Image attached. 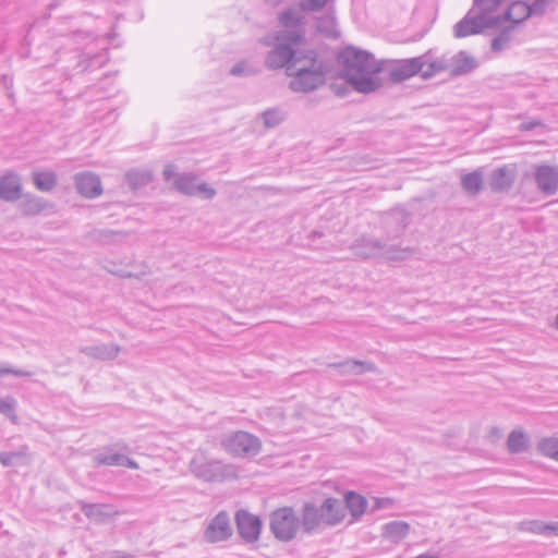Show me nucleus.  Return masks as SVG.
I'll return each instance as SVG.
<instances>
[{"mask_svg": "<svg viewBox=\"0 0 558 558\" xmlns=\"http://www.w3.org/2000/svg\"><path fill=\"white\" fill-rule=\"evenodd\" d=\"M14 409V402L11 399H2L0 398V413L4 415L11 414Z\"/></svg>", "mask_w": 558, "mask_h": 558, "instance_id": "26", "label": "nucleus"}, {"mask_svg": "<svg viewBox=\"0 0 558 558\" xmlns=\"http://www.w3.org/2000/svg\"><path fill=\"white\" fill-rule=\"evenodd\" d=\"M463 186L470 193H475L482 186V179L476 173L468 174L463 178Z\"/></svg>", "mask_w": 558, "mask_h": 558, "instance_id": "23", "label": "nucleus"}, {"mask_svg": "<svg viewBox=\"0 0 558 558\" xmlns=\"http://www.w3.org/2000/svg\"><path fill=\"white\" fill-rule=\"evenodd\" d=\"M485 27L483 19L468 15L454 27V34L457 37H466L473 34L482 32Z\"/></svg>", "mask_w": 558, "mask_h": 558, "instance_id": "18", "label": "nucleus"}, {"mask_svg": "<svg viewBox=\"0 0 558 558\" xmlns=\"http://www.w3.org/2000/svg\"><path fill=\"white\" fill-rule=\"evenodd\" d=\"M547 523L543 522V521H532L530 522V531L533 532V533H536V534H542V535H546L547 533V530L544 529V526H546Z\"/></svg>", "mask_w": 558, "mask_h": 558, "instance_id": "28", "label": "nucleus"}, {"mask_svg": "<svg viewBox=\"0 0 558 558\" xmlns=\"http://www.w3.org/2000/svg\"><path fill=\"white\" fill-rule=\"evenodd\" d=\"M412 60L416 75L420 74L424 78L436 75L445 68L444 63L429 51L422 56L413 57Z\"/></svg>", "mask_w": 558, "mask_h": 558, "instance_id": "10", "label": "nucleus"}, {"mask_svg": "<svg viewBox=\"0 0 558 558\" xmlns=\"http://www.w3.org/2000/svg\"><path fill=\"white\" fill-rule=\"evenodd\" d=\"M81 511L92 521L102 523L107 519L118 514L111 506L106 504H88L86 501H78Z\"/></svg>", "mask_w": 558, "mask_h": 558, "instance_id": "12", "label": "nucleus"}, {"mask_svg": "<svg viewBox=\"0 0 558 558\" xmlns=\"http://www.w3.org/2000/svg\"><path fill=\"white\" fill-rule=\"evenodd\" d=\"M28 447L23 445L15 451H1L0 463L4 468L24 464L27 459Z\"/></svg>", "mask_w": 558, "mask_h": 558, "instance_id": "19", "label": "nucleus"}, {"mask_svg": "<svg viewBox=\"0 0 558 558\" xmlns=\"http://www.w3.org/2000/svg\"><path fill=\"white\" fill-rule=\"evenodd\" d=\"M76 185L80 193L88 198L97 197L102 192L99 178L93 173H82L77 175Z\"/></svg>", "mask_w": 558, "mask_h": 558, "instance_id": "13", "label": "nucleus"}, {"mask_svg": "<svg viewBox=\"0 0 558 558\" xmlns=\"http://www.w3.org/2000/svg\"><path fill=\"white\" fill-rule=\"evenodd\" d=\"M342 77L357 92L372 93L385 84L384 59L368 50L348 46L337 56Z\"/></svg>", "mask_w": 558, "mask_h": 558, "instance_id": "3", "label": "nucleus"}, {"mask_svg": "<svg viewBox=\"0 0 558 558\" xmlns=\"http://www.w3.org/2000/svg\"><path fill=\"white\" fill-rule=\"evenodd\" d=\"M221 446L229 454L240 458L255 457L262 449L256 436L242 430L225 436Z\"/></svg>", "mask_w": 558, "mask_h": 558, "instance_id": "5", "label": "nucleus"}, {"mask_svg": "<svg viewBox=\"0 0 558 558\" xmlns=\"http://www.w3.org/2000/svg\"><path fill=\"white\" fill-rule=\"evenodd\" d=\"M512 181V174L507 170H498L494 174V186L495 189L502 190L510 185Z\"/></svg>", "mask_w": 558, "mask_h": 558, "instance_id": "22", "label": "nucleus"}, {"mask_svg": "<svg viewBox=\"0 0 558 558\" xmlns=\"http://www.w3.org/2000/svg\"><path fill=\"white\" fill-rule=\"evenodd\" d=\"M34 182L38 190L50 191L57 183L56 174L51 171H36L34 172Z\"/></svg>", "mask_w": 558, "mask_h": 558, "instance_id": "21", "label": "nucleus"}, {"mask_svg": "<svg viewBox=\"0 0 558 558\" xmlns=\"http://www.w3.org/2000/svg\"><path fill=\"white\" fill-rule=\"evenodd\" d=\"M383 76L386 83L398 84L416 75L412 58L384 60Z\"/></svg>", "mask_w": 558, "mask_h": 558, "instance_id": "6", "label": "nucleus"}, {"mask_svg": "<svg viewBox=\"0 0 558 558\" xmlns=\"http://www.w3.org/2000/svg\"><path fill=\"white\" fill-rule=\"evenodd\" d=\"M232 536V527L227 511H219L204 530L203 538L206 543L225 542Z\"/></svg>", "mask_w": 558, "mask_h": 558, "instance_id": "7", "label": "nucleus"}, {"mask_svg": "<svg viewBox=\"0 0 558 558\" xmlns=\"http://www.w3.org/2000/svg\"><path fill=\"white\" fill-rule=\"evenodd\" d=\"M179 189H180L181 191H184V192L189 193V191H187L185 187H183L182 185H180V186H179Z\"/></svg>", "mask_w": 558, "mask_h": 558, "instance_id": "32", "label": "nucleus"}, {"mask_svg": "<svg viewBox=\"0 0 558 558\" xmlns=\"http://www.w3.org/2000/svg\"><path fill=\"white\" fill-rule=\"evenodd\" d=\"M96 465H114V466H126L129 469L136 470L138 464L126 457L125 454L113 452L112 449L107 448L102 452L97 453L94 457Z\"/></svg>", "mask_w": 558, "mask_h": 558, "instance_id": "11", "label": "nucleus"}, {"mask_svg": "<svg viewBox=\"0 0 558 558\" xmlns=\"http://www.w3.org/2000/svg\"><path fill=\"white\" fill-rule=\"evenodd\" d=\"M109 558H136L134 555L124 551H113Z\"/></svg>", "mask_w": 558, "mask_h": 558, "instance_id": "31", "label": "nucleus"}, {"mask_svg": "<svg viewBox=\"0 0 558 558\" xmlns=\"http://www.w3.org/2000/svg\"><path fill=\"white\" fill-rule=\"evenodd\" d=\"M328 0H303V7L307 10H318L327 3Z\"/></svg>", "mask_w": 558, "mask_h": 558, "instance_id": "27", "label": "nucleus"}, {"mask_svg": "<svg viewBox=\"0 0 558 558\" xmlns=\"http://www.w3.org/2000/svg\"><path fill=\"white\" fill-rule=\"evenodd\" d=\"M272 69L284 68L298 90H312L324 82L325 69L317 52L301 36L286 37L268 56Z\"/></svg>", "mask_w": 558, "mask_h": 558, "instance_id": "2", "label": "nucleus"}, {"mask_svg": "<svg viewBox=\"0 0 558 558\" xmlns=\"http://www.w3.org/2000/svg\"><path fill=\"white\" fill-rule=\"evenodd\" d=\"M544 529L547 530L546 536H558V521L547 523Z\"/></svg>", "mask_w": 558, "mask_h": 558, "instance_id": "30", "label": "nucleus"}, {"mask_svg": "<svg viewBox=\"0 0 558 558\" xmlns=\"http://www.w3.org/2000/svg\"><path fill=\"white\" fill-rule=\"evenodd\" d=\"M341 504L344 508V517L347 515V510H349L353 518H359L365 512L367 507V500L354 492L347 493L344 502L341 501Z\"/></svg>", "mask_w": 558, "mask_h": 558, "instance_id": "17", "label": "nucleus"}, {"mask_svg": "<svg viewBox=\"0 0 558 558\" xmlns=\"http://www.w3.org/2000/svg\"><path fill=\"white\" fill-rule=\"evenodd\" d=\"M536 451L543 457L558 462V437H543L536 445Z\"/></svg>", "mask_w": 558, "mask_h": 558, "instance_id": "20", "label": "nucleus"}, {"mask_svg": "<svg viewBox=\"0 0 558 558\" xmlns=\"http://www.w3.org/2000/svg\"><path fill=\"white\" fill-rule=\"evenodd\" d=\"M282 120L281 114L278 111L270 110L264 113V122L267 128H274Z\"/></svg>", "mask_w": 558, "mask_h": 558, "instance_id": "25", "label": "nucleus"}, {"mask_svg": "<svg viewBox=\"0 0 558 558\" xmlns=\"http://www.w3.org/2000/svg\"><path fill=\"white\" fill-rule=\"evenodd\" d=\"M235 523L238 533L245 543L252 544L258 541L262 531L259 517L241 509L235 513Z\"/></svg>", "mask_w": 558, "mask_h": 558, "instance_id": "8", "label": "nucleus"}, {"mask_svg": "<svg viewBox=\"0 0 558 558\" xmlns=\"http://www.w3.org/2000/svg\"><path fill=\"white\" fill-rule=\"evenodd\" d=\"M509 17L513 20H520L529 14L527 7L522 2H515L510 7Z\"/></svg>", "mask_w": 558, "mask_h": 558, "instance_id": "24", "label": "nucleus"}, {"mask_svg": "<svg viewBox=\"0 0 558 558\" xmlns=\"http://www.w3.org/2000/svg\"><path fill=\"white\" fill-rule=\"evenodd\" d=\"M22 189L20 179L15 174H5L0 181V197L7 201H14L21 196Z\"/></svg>", "mask_w": 558, "mask_h": 558, "instance_id": "15", "label": "nucleus"}, {"mask_svg": "<svg viewBox=\"0 0 558 558\" xmlns=\"http://www.w3.org/2000/svg\"><path fill=\"white\" fill-rule=\"evenodd\" d=\"M535 182L538 189L547 194L553 195L558 191V171L550 165H541L535 169Z\"/></svg>", "mask_w": 558, "mask_h": 558, "instance_id": "9", "label": "nucleus"}, {"mask_svg": "<svg viewBox=\"0 0 558 558\" xmlns=\"http://www.w3.org/2000/svg\"><path fill=\"white\" fill-rule=\"evenodd\" d=\"M191 472L205 482H221L234 477L235 469L219 460H207L205 457H194L190 462Z\"/></svg>", "mask_w": 558, "mask_h": 558, "instance_id": "4", "label": "nucleus"}, {"mask_svg": "<svg viewBox=\"0 0 558 558\" xmlns=\"http://www.w3.org/2000/svg\"><path fill=\"white\" fill-rule=\"evenodd\" d=\"M344 520V508L340 499L328 497L322 505L313 501L303 504L300 515L292 507L274 510L269 515V527L281 542L292 541L301 530L306 535L322 533Z\"/></svg>", "mask_w": 558, "mask_h": 558, "instance_id": "1", "label": "nucleus"}, {"mask_svg": "<svg viewBox=\"0 0 558 558\" xmlns=\"http://www.w3.org/2000/svg\"><path fill=\"white\" fill-rule=\"evenodd\" d=\"M410 524L404 521H391L383 525V537L391 543H399L410 533Z\"/></svg>", "mask_w": 558, "mask_h": 558, "instance_id": "14", "label": "nucleus"}, {"mask_svg": "<svg viewBox=\"0 0 558 558\" xmlns=\"http://www.w3.org/2000/svg\"><path fill=\"white\" fill-rule=\"evenodd\" d=\"M393 499L391 498H375L374 509H386L393 505Z\"/></svg>", "mask_w": 558, "mask_h": 558, "instance_id": "29", "label": "nucleus"}, {"mask_svg": "<svg viewBox=\"0 0 558 558\" xmlns=\"http://www.w3.org/2000/svg\"><path fill=\"white\" fill-rule=\"evenodd\" d=\"M508 451L512 454H520L530 450V437L521 429L512 430L507 438Z\"/></svg>", "mask_w": 558, "mask_h": 558, "instance_id": "16", "label": "nucleus"}]
</instances>
